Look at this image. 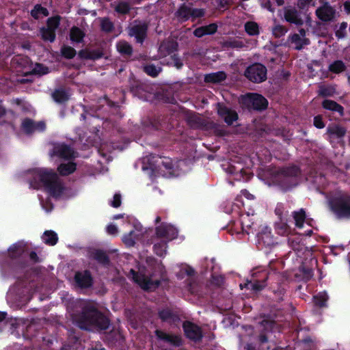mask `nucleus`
<instances>
[{
  "label": "nucleus",
  "instance_id": "nucleus-1",
  "mask_svg": "<svg viewBox=\"0 0 350 350\" xmlns=\"http://www.w3.org/2000/svg\"><path fill=\"white\" fill-rule=\"evenodd\" d=\"M76 325L82 330L102 333L109 329L111 320L96 306L87 304L75 314Z\"/></svg>",
  "mask_w": 350,
  "mask_h": 350
},
{
  "label": "nucleus",
  "instance_id": "nucleus-2",
  "mask_svg": "<svg viewBox=\"0 0 350 350\" xmlns=\"http://www.w3.org/2000/svg\"><path fill=\"white\" fill-rule=\"evenodd\" d=\"M34 179L38 180L50 196L57 198L64 192V187L56 172L48 170H37Z\"/></svg>",
  "mask_w": 350,
  "mask_h": 350
},
{
  "label": "nucleus",
  "instance_id": "nucleus-3",
  "mask_svg": "<svg viewBox=\"0 0 350 350\" xmlns=\"http://www.w3.org/2000/svg\"><path fill=\"white\" fill-rule=\"evenodd\" d=\"M330 211L337 219H350V194L342 191L330 193L328 200Z\"/></svg>",
  "mask_w": 350,
  "mask_h": 350
},
{
  "label": "nucleus",
  "instance_id": "nucleus-4",
  "mask_svg": "<svg viewBox=\"0 0 350 350\" xmlns=\"http://www.w3.org/2000/svg\"><path fill=\"white\" fill-rule=\"evenodd\" d=\"M300 170L297 166L292 165L279 169L274 177V181L280 189L287 191L298 185Z\"/></svg>",
  "mask_w": 350,
  "mask_h": 350
},
{
  "label": "nucleus",
  "instance_id": "nucleus-5",
  "mask_svg": "<svg viewBox=\"0 0 350 350\" xmlns=\"http://www.w3.org/2000/svg\"><path fill=\"white\" fill-rule=\"evenodd\" d=\"M280 278V275L275 271L267 269L257 270L252 273V280L247 281L245 285L247 288L258 293L267 285V280L278 281Z\"/></svg>",
  "mask_w": 350,
  "mask_h": 350
},
{
  "label": "nucleus",
  "instance_id": "nucleus-6",
  "mask_svg": "<svg viewBox=\"0 0 350 350\" xmlns=\"http://www.w3.org/2000/svg\"><path fill=\"white\" fill-rule=\"evenodd\" d=\"M185 120L187 125L193 129L202 131H217L218 124L211 118L196 111H185Z\"/></svg>",
  "mask_w": 350,
  "mask_h": 350
},
{
  "label": "nucleus",
  "instance_id": "nucleus-7",
  "mask_svg": "<svg viewBox=\"0 0 350 350\" xmlns=\"http://www.w3.org/2000/svg\"><path fill=\"white\" fill-rule=\"evenodd\" d=\"M275 326V322L270 319H263L260 323V333L256 337V341L262 349H271L270 344L271 341L270 338Z\"/></svg>",
  "mask_w": 350,
  "mask_h": 350
},
{
  "label": "nucleus",
  "instance_id": "nucleus-8",
  "mask_svg": "<svg viewBox=\"0 0 350 350\" xmlns=\"http://www.w3.org/2000/svg\"><path fill=\"white\" fill-rule=\"evenodd\" d=\"M239 103L242 105V107L253 109H265L268 106V101L265 97L252 93L241 96Z\"/></svg>",
  "mask_w": 350,
  "mask_h": 350
},
{
  "label": "nucleus",
  "instance_id": "nucleus-9",
  "mask_svg": "<svg viewBox=\"0 0 350 350\" xmlns=\"http://www.w3.org/2000/svg\"><path fill=\"white\" fill-rule=\"evenodd\" d=\"M130 273L133 275L134 282L139 284L144 291H154L161 284L159 280H153L150 277L139 273L134 269H131Z\"/></svg>",
  "mask_w": 350,
  "mask_h": 350
},
{
  "label": "nucleus",
  "instance_id": "nucleus-10",
  "mask_svg": "<svg viewBox=\"0 0 350 350\" xmlns=\"http://www.w3.org/2000/svg\"><path fill=\"white\" fill-rule=\"evenodd\" d=\"M245 76L254 83H261L267 79V68L261 64H254L246 69Z\"/></svg>",
  "mask_w": 350,
  "mask_h": 350
},
{
  "label": "nucleus",
  "instance_id": "nucleus-11",
  "mask_svg": "<svg viewBox=\"0 0 350 350\" xmlns=\"http://www.w3.org/2000/svg\"><path fill=\"white\" fill-rule=\"evenodd\" d=\"M183 329L186 338L190 340L199 342L202 340V329L197 324L189 321H185L183 323Z\"/></svg>",
  "mask_w": 350,
  "mask_h": 350
},
{
  "label": "nucleus",
  "instance_id": "nucleus-12",
  "mask_svg": "<svg viewBox=\"0 0 350 350\" xmlns=\"http://www.w3.org/2000/svg\"><path fill=\"white\" fill-rule=\"evenodd\" d=\"M315 14L321 21L329 23L335 20L336 11L328 2H324L316 10Z\"/></svg>",
  "mask_w": 350,
  "mask_h": 350
},
{
  "label": "nucleus",
  "instance_id": "nucleus-13",
  "mask_svg": "<svg viewBox=\"0 0 350 350\" xmlns=\"http://www.w3.org/2000/svg\"><path fill=\"white\" fill-rule=\"evenodd\" d=\"M155 233L158 238H165L168 241L176 239L178 236L177 229L171 224L161 223L155 228Z\"/></svg>",
  "mask_w": 350,
  "mask_h": 350
},
{
  "label": "nucleus",
  "instance_id": "nucleus-14",
  "mask_svg": "<svg viewBox=\"0 0 350 350\" xmlns=\"http://www.w3.org/2000/svg\"><path fill=\"white\" fill-rule=\"evenodd\" d=\"M329 297L325 292H319L312 297V309L314 314L321 315L323 310L328 307Z\"/></svg>",
  "mask_w": 350,
  "mask_h": 350
},
{
  "label": "nucleus",
  "instance_id": "nucleus-15",
  "mask_svg": "<svg viewBox=\"0 0 350 350\" xmlns=\"http://www.w3.org/2000/svg\"><path fill=\"white\" fill-rule=\"evenodd\" d=\"M154 334L158 340L164 341L174 347H180L183 345V340L180 335L167 334L164 331L156 329Z\"/></svg>",
  "mask_w": 350,
  "mask_h": 350
},
{
  "label": "nucleus",
  "instance_id": "nucleus-16",
  "mask_svg": "<svg viewBox=\"0 0 350 350\" xmlns=\"http://www.w3.org/2000/svg\"><path fill=\"white\" fill-rule=\"evenodd\" d=\"M75 282L78 287L81 289L91 288L94 284V279L90 271L86 269L82 271H77L74 276Z\"/></svg>",
  "mask_w": 350,
  "mask_h": 350
},
{
  "label": "nucleus",
  "instance_id": "nucleus-17",
  "mask_svg": "<svg viewBox=\"0 0 350 350\" xmlns=\"http://www.w3.org/2000/svg\"><path fill=\"white\" fill-rule=\"evenodd\" d=\"M148 25L145 23L135 21L129 27V34L135 36L137 42L142 43L146 36Z\"/></svg>",
  "mask_w": 350,
  "mask_h": 350
},
{
  "label": "nucleus",
  "instance_id": "nucleus-18",
  "mask_svg": "<svg viewBox=\"0 0 350 350\" xmlns=\"http://www.w3.org/2000/svg\"><path fill=\"white\" fill-rule=\"evenodd\" d=\"M158 317L163 323L170 325H176L180 321L179 315L170 308H165L158 311Z\"/></svg>",
  "mask_w": 350,
  "mask_h": 350
},
{
  "label": "nucleus",
  "instance_id": "nucleus-19",
  "mask_svg": "<svg viewBox=\"0 0 350 350\" xmlns=\"http://www.w3.org/2000/svg\"><path fill=\"white\" fill-rule=\"evenodd\" d=\"M284 18L287 22L297 26H301L304 24V20L299 11L295 7L291 5L284 8Z\"/></svg>",
  "mask_w": 350,
  "mask_h": 350
},
{
  "label": "nucleus",
  "instance_id": "nucleus-20",
  "mask_svg": "<svg viewBox=\"0 0 350 350\" xmlns=\"http://www.w3.org/2000/svg\"><path fill=\"white\" fill-rule=\"evenodd\" d=\"M149 126L156 130L170 129L174 124L170 122V119L164 115L159 114L157 117L148 119Z\"/></svg>",
  "mask_w": 350,
  "mask_h": 350
},
{
  "label": "nucleus",
  "instance_id": "nucleus-21",
  "mask_svg": "<svg viewBox=\"0 0 350 350\" xmlns=\"http://www.w3.org/2000/svg\"><path fill=\"white\" fill-rule=\"evenodd\" d=\"M258 243L266 247H271L277 243L270 228L264 227L258 234Z\"/></svg>",
  "mask_w": 350,
  "mask_h": 350
},
{
  "label": "nucleus",
  "instance_id": "nucleus-22",
  "mask_svg": "<svg viewBox=\"0 0 350 350\" xmlns=\"http://www.w3.org/2000/svg\"><path fill=\"white\" fill-rule=\"evenodd\" d=\"M52 154L64 159H70L75 157V151L65 144H55L53 146Z\"/></svg>",
  "mask_w": 350,
  "mask_h": 350
},
{
  "label": "nucleus",
  "instance_id": "nucleus-23",
  "mask_svg": "<svg viewBox=\"0 0 350 350\" xmlns=\"http://www.w3.org/2000/svg\"><path fill=\"white\" fill-rule=\"evenodd\" d=\"M291 42L295 44V49L301 50L305 45L309 44V40L306 37V31L300 29L298 33H294L289 38Z\"/></svg>",
  "mask_w": 350,
  "mask_h": 350
},
{
  "label": "nucleus",
  "instance_id": "nucleus-24",
  "mask_svg": "<svg viewBox=\"0 0 350 350\" xmlns=\"http://www.w3.org/2000/svg\"><path fill=\"white\" fill-rule=\"evenodd\" d=\"M164 157L150 154L148 158V161L150 169L154 173L162 174L163 167L164 165Z\"/></svg>",
  "mask_w": 350,
  "mask_h": 350
},
{
  "label": "nucleus",
  "instance_id": "nucleus-25",
  "mask_svg": "<svg viewBox=\"0 0 350 350\" xmlns=\"http://www.w3.org/2000/svg\"><path fill=\"white\" fill-rule=\"evenodd\" d=\"M90 258L103 266L110 265V259L107 252L100 249H94L90 252Z\"/></svg>",
  "mask_w": 350,
  "mask_h": 350
},
{
  "label": "nucleus",
  "instance_id": "nucleus-26",
  "mask_svg": "<svg viewBox=\"0 0 350 350\" xmlns=\"http://www.w3.org/2000/svg\"><path fill=\"white\" fill-rule=\"evenodd\" d=\"M25 245L23 242H18L12 245L8 249V255L12 260H16L23 256L25 252Z\"/></svg>",
  "mask_w": 350,
  "mask_h": 350
},
{
  "label": "nucleus",
  "instance_id": "nucleus-27",
  "mask_svg": "<svg viewBox=\"0 0 350 350\" xmlns=\"http://www.w3.org/2000/svg\"><path fill=\"white\" fill-rule=\"evenodd\" d=\"M347 133L345 127L338 124L329 125L327 128V133L331 137H335L338 139L343 137Z\"/></svg>",
  "mask_w": 350,
  "mask_h": 350
},
{
  "label": "nucleus",
  "instance_id": "nucleus-28",
  "mask_svg": "<svg viewBox=\"0 0 350 350\" xmlns=\"http://www.w3.org/2000/svg\"><path fill=\"white\" fill-rule=\"evenodd\" d=\"M177 44L172 40L163 41L159 47V51L163 56H166L176 49Z\"/></svg>",
  "mask_w": 350,
  "mask_h": 350
},
{
  "label": "nucleus",
  "instance_id": "nucleus-29",
  "mask_svg": "<svg viewBox=\"0 0 350 350\" xmlns=\"http://www.w3.org/2000/svg\"><path fill=\"white\" fill-rule=\"evenodd\" d=\"M217 26L215 23H211L206 26H202L196 29L193 34L197 37H202L204 35L213 34L216 32Z\"/></svg>",
  "mask_w": 350,
  "mask_h": 350
},
{
  "label": "nucleus",
  "instance_id": "nucleus-30",
  "mask_svg": "<svg viewBox=\"0 0 350 350\" xmlns=\"http://www.w3.org/2000/svg\"><path fill=\"white\" fill-rule=\"evenodd\" d=\"M217 112L228 125H232L234 121L238 120L237 111H217Z\"/></svg>",
  "mask_w": 350,
  "mask_h": 350
},
{
  "label": "nucleus",
  "instance_id": "nucleus-31",
  "mask_svg": "<svg viewBox=\"0 0 350 350\" xmlns=\"http://www.w3.org/2000/svg\"><path fill=\"white\" fill-rule=\"evenodd\" d=\"M77 169V165L74 162H68L67 163H61L57 171L62 176H68L73 173Z\"/></svg>",
  "mask_w": 350,
  "mask_h": 350
},
{
  "label": "nucleus",
  "instance_id": "nucleus-32",
  "mask_svg": "<svg viewBox=\"0 0 350 350\" xmlns=\"http://www.w3.org/2000/svg\"><path fill=\"white\" fill-rule=\"evenodd\" d=\"M42 239L45 244L51 246L56 245L58 241L57 234L53 230H46L44 232Z\"/></svg>",
  "mask_w": 350,
  "mask_h": 350
},
{
  "label": "nucleus",
  "instance_id": "nucleus-33",
  "mask_svg": "<svg viewBox=\"0 0 350 350\" xmlns=\"http://www.w3.org/2000/svg\"><path fill=\"white\" fill-rule=\"evenodd\" d=\"M226 78V75L224 72L211 73L205 75L204 81L207 83H219Z\"/></svg>",
  "mask_w": 350,
  "mask_h": 350
},
{
  "label": "nucleus",
  "instance_id": "nucleus-34",
  "mask_svg": "<svg viewBox=\"0 0 350 350\" xmlns=\"http://www.w3.org/2000/svg\"><path fill=\"white\" fill-rule=\"evenodd\" d=\"M293 216L296 227L301 228L306 218V214L304 209L301 208L299 211H294L293 213Z\"/></svg>",
  "mask_w": 350,
  "mask_h": 350
},
{
  "label": "nucleus",
  "instance_id": "nucleus-35",
  "mask_svg": "<svg viewBox=\"0 0 350 350\" xmlns=\"http://www.w3.org/2000/svg\"><path fill=\"white\" fill-rule=\"evenodd\" d=\"M167 241L162 240L153 246L154 252L160 257H163L167 253Z\"/></svg>",
  "mask_w": 350,
  "mask_h": 350
},
{
  "label": "nucleus",
  "instance_id": "nucleus-36",
  "mask_svg": "<svg viewBox=\"0 0 350 350\" xmlns=\"http://www.w3.org/2000/svg\"><path fill=\"white\" fill-rule=\"evenodd\" d=\"M221 46L224 49H235V48H242L244 46V44L243 42L236 40V39H228L227 40H224L221 42Z\"/></svg>",
  "mask_w": 350,
  "mask_h": 350
},
{
  "label": "nucleus",
  "instance_id": "nucleus-37",
  "mask_svg": "<svg viewBox=\"0 0 350 350\" xmlns=\"http://www.w3.org/2000/svg\"><path fill=\"white\" fill-rule=\"evenodd\" d=\"M191 8L185 3L183 4L179 9L177 10L176 15L187 21L191 16Z\"/></svg>",
  "mask_w": 350,
  "mask_h": 350
},
{
  "label": "nucleus",
  "instance_id": "nucleus-38",
  "mask_svg": "<svg viewBox=\"0 0 350 350\" xmlns=\"http://www.w3.org/2000/svg\"><path fill=\"white\" fill-rule=\"evenodd\" d=\"M52 97L57 103H64L68 99V95L63 89L55 90L52 94Z\"/></svg>",
  "mask_w": 350,
  "mask_h": 350
},
{
  "label": "nucleus",
  "instance_id": "nucleus-39",
  "mask_svg": "<svg viewBox=\"0 0 350 350\" xmlns=\"http://www.w3.org/2000/svg\"><path fill=\"white\" fill-rule=\"evenodd\" d=\"M271 288L274 295L273 299L278 302L282 301L286 292L284 288L280 284H278L276 288L273 286H271Z\"/></svg>",
  "mask_w": 350,
  "mask_h": 350
},
{
  "label": "nucleus",
  "instance_id": "nucleus-40",
  "mask_svg": "<svg viewBox=\"0 0 350 350\" xmlns=\"http://www.w3.org/2000/svg\"><path fill=\"white\" fill-rule=\"evenodd\" d=\"M70 36L72 41L79 42L83 40L84 33L79 28L74 27L70 30Z\"/></svg>",
  "mask_w": 350,
  "mask_h": 350
},
{
  "label": "nucleus",
  "instance_id": "nucleus-41",
  "mask_svg": "<svg viewBox=\"0 0 350 350\" xmlns=\"http://www.w3.org/2000/svg\"><path fill=\"white\" fill-rule=\"evenodd\" d=\"M275 228L277 233L282 236L287 235L291 230L288 224L285 222H282V221L275 224Z\"/></svg>",
  "mask_w": 350,
  "mask_h": 350
},
{
  "label": "nucleus",
  "instance_id": "nucleus-42",
  "mask_svg": "<svg viewBox=\"0 0 350 350\" xmlns=\"http://www.w3.org/2000/svg\"><path fill=\"white\" fill-rule=\"evenodd\" d=\"M117 49L120 53L127 55H131L133 51L131 46L125 41L120 42L117 44Z\"/></svg>",
  "mask_w": 350,
  "mask_h": 350
},
{
  "label": "nucleus",
  "instance_id": "nucleus-43",
  "mask_svg": "<svg viewBox=\"0 0 350 350\" xmlns=\"http://www.w3.org/2000/svg\"><path fill=\"white\" fill-rule=\"evenodd\" d=\"M22 129L27 135L34 133V121L29 118L25 119L22 123Z\"/></svg>",
  "mask_w": 350,
  "mask_h": 350
},
{
  "label": "nucleus",
  "instance_id": "nucleus-44",
  "mask_svg": "<svg viewBox=\"0 0 350 350\" xmlns=\"http://www.w3.org/2000/svg\"><path fill=\"white\" fill-rule=\"evenodd\" d=\"M245 29L246 32L251 35H258L259 33L258 25L255 22H247L245 25Z\"/></svg>",
  "mask_w": 350,
  "mask_h": 350
},
{
  "label": "nucleus",
  "instance_id": "nucleus-45",
  "mask_svg": "<svg viewBox=\"0 0 350 350\" xmlns=\"http://www.w3.org/2000/svg\"><path fill=\"white\" fill-rule=\"evenodd\" d=\"M144 70L147 75L152 77H155L161 71V68L159 66L157 67L153 64H150L145 66L144 67Z\"/></svg>",
  "mask_w": 350,
  "mask_h": 350
},
{
  "label": "nucleus",
  "instance_id": "nucleus-46",
  "mask_svg": "<svg viewBox=\"0 0 350 350\" xmlns=\"http://www.w3.org/2000/svg\"><path fill=\"white\" fill-rule=\"evenodd\" d=\"M288 31V29L282 25H275L272 29L273 35L275 38H280L286 34Z\"/></svg>",
  "mask_w": 350,
  "mask_h": 350
},
{
  "label": "nucleus",
  "instance_id": "nucleus-47",
  "mask_svg": "<svg viewBox=\"0 0 350 350\" xmlns=\"http://www.w3.org/2000/svg\"><path fill=\"white\" fill-rule=\"evenodd\" d=\"M42 37L44 40H49L53 42L55 38V33L47 27L41 29Z\"/></svg>",
  "mask_w": 350,
  "mask_h": 350
},
{
  "label": "nucleus",
  "instance_id": "nucleus-48",
  "mask_svg": "<svg viewBox=\"0 0 350 350\" xmlns=\"http://www.w3.org/2000/svg\"><path fill=\"white\" fill-rule=\"evenodd\" d=\"M40 14L47 16L49 15V12L46 8L42 7L40 5H36L34 7V9L31 10V14L33 18H38Z\"/></svg>",
  "mask_w": 350,
  "mask_h": 350
},
{
  "label": "nucleus",
  "instance_id": "nucleus-49",
  "mask_svg": "<svg viewBox=\"0 0 350 350\" xmlns=\"http://www.w3.org/2000/svg\"><path fill=\"white\" fill-rule=\"evenodd\" d=\"M79 56L84 59H97L100 55L96 52H92L87 50H81L79 52Z\"/></svg>",
  "mask_w": 350,
  "mask_h": 350
},
{
  "label": "nucleus",
  "instance_id": "nucleus-50",
  "mask_svg": "<svg viewBox=\"0 0 350 350\" xmlns=\"http://www.w3.org/2000/svg\"><path fill=\"white\" fill-rule=\"evenodd\" d=\"M345 66L342 61H336L329 66V70L335 73H339L343 71Z\"/></svg>",
  "mask_w": 350,
  "mask_h": 350
},
{
  "label": "nucleus",
  "instance_id": "nucleus-51",
  "mask_svg": "<svg viewBox=\"0 0 350 350\" xmlns=\"http://www.w3.org/2000/svg\"><path fill=\"white\" fill-rule=\"evenodd\" d=\"M322 105L325 109H342L340 105L331 100H325Z\"/></svg>",
  "mask_w": 350,
  "mask_h": 350
},
{
  "label": "nucleus",
  "instance_id": "nucleus-52",
  "mask_svg": "<svg viewBox=\"0 0 350 350\" xmlns=\"http://www.w3.org/2000/svg\"><path fill=\"white\" fill-rule=\"evenodd\" d=\"M62 54L68 59L73 58L76 55V51L71 46H63L62 49Z\"/></svg>",
  "mask_w": 350,
  "mask_h": 350
},
{
  "label": "nucleus",
  "instance_id": "nucleus-53",
  "mask_svg": "<svg viewBox=\"0 0 350 350\" xmlns=\"http://www.w3.org/2000/svg\"><path fill=\"white\" fill-rule=\"evenodd\" d=\"M59 23V16L49 18L47 21V28L53 30L54 32Z\"/></svg>",
  "mask_w": 350,
  "mask_h": 350
},
{
  "label": "nucleus",
  "instance_id": "nucleus-54",
  "mask_svg": "<svg viewBox=\"0 0 350 350\" xmlns=\"http://www.w3.org/2000/svg\"><path fill=\"white\" fill-rule=\"evenodd\" d=\"M49 69L40 64H36L35 67L31 70V73L37 75H44L48 73Z\"/></svg>",
  "mask_w": 350,
  "mask_h": 350
},
{
  "label": "nucleus",
  "instance_id": "nucleus-55",
  "mask_svg": "<svg viewBox=\"0 0 350 350\" xmlns=\"http://www.w3.org/2000/svg\"><path fill=\"white\" fill-rule=\"evenodd\" d=\"M133 231H131L129 233L126 234L122 237V241L125 245L129 247L134 246L135 242L132 237V234H133Z\"/></svg>",
  "mask_w": 350,
  "mask_h": 350
},
{
  "label": "nucleus",
  "instance_id": "nucleus-56",
  "mask_svg": "<svg viewBox=\"0 0 350 350\" xmlns=\"http://www.w3.org/2000/svg\"><path fill=\"white\" fill-rule=\"evenodd\" d=\"M101 28L103 31L109 32L112 30L113 23L108 18H103L100 21Z\"/></svg>",
  "mask_w": 350,
  "mask_h": 350
},
{
  "label": "nucleus",
  "instance_id": "nucleus-57",
  "mask_svg": "<svg viewBox=\"0 0 350 350\" xmlns=\"http://www.w3.org/2000/svg\"><path fill=\"white\" fill-rule=\"evenodd\" d=\"M334 92V89L332 87L321 86L319 90V94L323 96H331Z\"/></svg>",
  "mask_w": 350,
  "mask_h": 350
},
{
  "label": "nucleus",
  "instance_id": "nucleus-58",
  "mask_svg": "<svg viewBox=\"0 0 350 350\" xmlns=\"http://www.w3.org/2000/svg\"><path fill=\"white\" fill-rule=\"evenodd\" d=\"M347 27V23L345 22H342L339 29L336 31V36L338 38H343L346 36V29Z\"/></svg>",
  "mask_w": 350,
  "mask_h": 350
},
{
  "label": "nucleus",
  "instance_id": "nucleus-59",
  "mask_svg": "<svg viewBox=\"0 0 350 350\" xmlns=\"http://www.w3.org/2000/svg\"><path fill=\"white\" fill-rule=\"evenodd\" d=\"M129 5L128 3L122 2L116 7V11L121 14H126L129 11Z\"/></svg>",
  "mask_w": 350,
  "mask_h": 350
},
{
  "label": "nucleus",
  "instance_id": "nucleus-60",
  "mask_svg": "<svg viewBox=\"0 0 350 350\" xmlns=\"http://www.w3.org/2000/svg\"><path fill=\"white\" fill-rule=\"evenodd\" d=\"M122 203L121 200V195L119 193H115L113 196V199L110 202V205L113 208H118L120 206Z\"/></svg>",
  "mask_w": 350,
  "mask_h": 350
},
{
  "label": "nucleus",
  "instance_id": "nucleus-61",
  "mask_svg": "<svg viewBox=\"0 0 350 350\" xmlns=\"http://www.w3.org/2000/svg\"><path fill=\"white\" fill-rule=\"evenodd\" d=\"M314 126L317 129H323L325 124L323 120V117L321 115L314 116Z\"/></svg>",
  "mask_w": 350,
  "mask_h": 350
},
{
  "label": "nucleus",
  "instance_id": "nucleus-62",
  "mask_svg": "<svg viewBox=\"0 0 350 350\" xmlns=\"http://www.w3.org/2000/svg\"><path fill=\"white\" fill-rule=\"evenodd\" d=\"M173 163L170 157H164V165L163 167V172H165V170L170 172L173 169Z\"/></svg>",
  "mask_w": 350,
  "mask_h": 350
},
{
  "label": "nucleus",
  "instance_id": "nucleus-63",
  "mask_svg": "<svg viewBox=\"0 0 350 350\" xmlns=\"http://www.w3.org/2000/svg\"><path fill=\"white\" fill-rule=\"evenodd\" d=\"M120 335L119 333L113 332H110L106 336L107 340L109 342H111L112 343H115L116 342H117L118 338H120Z\"/></svg>",
  "mask_w": 350,
  "mask_h": 350
},
{
  "label": "nucleus",
  "instance_id": "nucleus-64",
  "mask_svg": "<svg viewBox=\"0 0 350 350\" xmlns=\"http://www.w3.org/2000/svg\"><path fill=\"white\" fill-rule=\"evenodd\" d=\"M46 129V124L44 121L34 122V132H43Z\"/></svg>",
  "mask_w": 350,
  "mask_h": 350
}]
</instances>
